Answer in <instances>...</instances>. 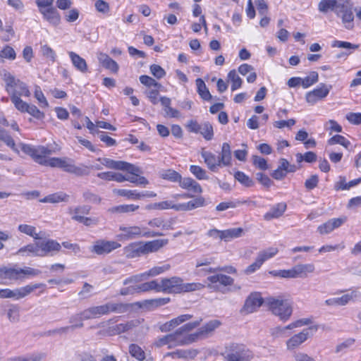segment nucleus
<instances>
[{
	"label": "nucleus",
	"mask_w": 361,
	"mask_h": 361,
	"mask_svg": "<svg viewBox=\"0 0 361 361\" xmlns=\"http://www.w3.org/2000/svg\"><path fill=\"white\" fill-rule=\"evenodd\" d=\"M106 315L114 312L123 314L129 311L133 305L129 303L109 302L104 304Z\"/></svg>",
	"instance_id": "aec40b11"
},
{
	"label": "nucleus",
	"mask_w": 361,
	"mask_h": 361,
	"mask_svg": "<svg viewBox=\"0 0 361 361\" xmlns=\"http://www.w3.org/2000/svg\"><path fill=\"white\" fill-rule=\"evenodd\" d=\"M353 4L350 0H338L335 13L341 16L344 23H351L354 20Z\"/></svg>",
	"instance_id": "9d476101"
},
{
	"label": "nucleus",
	"mask_w": 361,
	"mask_h": 361,
	"mask_svg": "<svg viewBox=\"0 0 361 361\" xmlns=\"http://www.w3.org/2000/svg\"><path fill=\"white\" fill-rule=\"evenodd\" d=\"M68 55L73 63V66L78 71L85 73L88 71L87 64L86 61L80 56L78 54L73 51H69Z\"/></svg>",
	"instance_id": "393cba45"
},
{
	"label": "nucleus",
	"mask_w": 361,
	"mask_h": 361,
	"mask_svg": "<svg viewBox=\"0 0 361 361\" xmlns=\"http://www.w3.org/2000/svg\"><path fill=\"white\" fill-rule=\"evenodd\" d=\"M228 78L231 80V81L232 82V85H231V90L232 91H235L241 87L243 80L239 77V75L236 73V71L235 70H232L228 73Z\"/></svg>",
	"instance_id": "09e8293b"
},
{
	"label": "nucleus",
	"mask_w": 361,
	"mask_h": 361,
	"mask_svg": "<svg viewBox=\"0 0 361 361\" xmlns=\"http://www.w3.org/2000/svg\"><path fill=\"white\" fill-rule=\"evenodd\" d=\"M207 280L209 282V283L207 285V288L212 289L214 291L222 293L224 292L221 290L219 286L216 285V283H219L220 285L224 286H231L234 283V279L233 278L222 274H217L208 276Z\"/></svg>",
	"instance_id": "ddd939ff"
},
{
	"label": "nucleus",
	"mask_w": 361,
	"mask_h": 361,
	"mask_svg": "<svg viewBox=\"0 0 361 361\" xmlns=\"http://www.w3.org/2000/svg\"><path fill=\"white\" fill-rule=\"evenodd\" d=\"M181 282H183V279L178 276L161 279L160 282H158L159 292L180 293Z\"/></svg>",
	"instance_id": "1a4fd4ad"
},
{
	"label": "nucleus",
	"mask_w": 361,
	"mask_h": 361,
	"mask_svg": "<svg viewBox=\"0 0 361 361\" xmlns=\"http://www.w3.org/2000/svg\"><path fill=\"white\" fill-rule=\"evenodd\" d=\"M176 204H173L170 201H163L161 202H157V203H154V204H149L147 207V209H160V210L171 208V209H173L176 210Z\"/></svg>",
	"instance_id": "4d7b16f0"
},
{
	"label": "nucleus",
	"mask_w": 361,
	"mask_h": 361,
	"mask_svg": "<svg viewBox=\"0 0 361 361\" xmlns=\"http://www.w3.org/2000/svg\"><path fill=\"white\" fill-rule=\"evenodd\" d=\"M16 93L18 95V97H30V92L28 90L27 86L26 84L21 80L20 82H18V87L16 88L15 91L13 92V94Z\"/></svg>",
	"instance_id": "680f3d73"
},
{
	"label": "nucleus",
	"mask_w": 361,
	"mask_h": 361,
	"mask_svg": "<svg viewBox=\"0 0 361 361\" xmlns=\"http://www.w3.org/2000/svg\"><path fill=\"white\" fill-rule=\"evenodd\" d=\"M252 163L254 166L260 170L268 169V164L267 160L257 155H253L252 157Z\"/></svg>",
	"instance_id": "052dcab7"
},
{
	"label": "nucleus",
	"mask_w": 361,
	"mask_h": 361,
	"mask_svg": "<svg viewBox=\"0 0 361 361\" xmlns=\"http://www.w3.org/2000/svg\"><path fill=\"white\" fill-rule=\"evenodd\" d=\"M119 231L122 233L118 235V238L121 240H128L140 237L152 238L163 235L162 233L150 231L145 228L137 226L128 227L121 226L119 227Z\"/></svg>",
	"instance_id": "20e7f679"
},
{
	"label": "nucleus",
	"mask_w": 361,
	"mask_h": 361,
	"mask_svg": "<svg viewBox=\"0 0 361 361\" xmlns=\"http://www.w3.org/2000/svg\"><path fill=\"white\" fill-rule=\"evenodd\" d=\"M331 88L329 85L327 87L325 84H321V87L313 90L306 94L305 99L307 103L314 104L319 100L325 98Z\"/></svg>",
	"instance_id": "f3484780"
},
{
	"label": "nucleus",
	"mask_w": 361,
	"mask_h": 361,
	"mask_svg": "<svg viewBox=\"0 0 361 361\" xmlns=\"http://www.w3.org/2000/svg\"><path fill=\"white\" fill-rule=\"evenodd\" d=\"M136 293L146 292L152 290H155L159 292V285L157 280H153L149 282H145L138 286H135Z\"/></svg>",
	"instance_id": "ea45409f"
},
{
	"label": "nucleus",
	"mask_w": 361,
	"mask_h": 361,
	"mask_svg": "<svg viewBox=\"0 0 361 361\" xmlns=\"http://www.w3.org/2000/svg\"><path fill=\"white\" fill-rule=\"evenodd\" d=\"M18 230L23 233L32 237L35 240L42 239V237L36 233V228L35 226L27 224H20L18 227Z\"/></svg>",
	"instance_id": "79ce46f5"
},
{
	"label": "nucleus",
	"mask_w": 361,
	"mask_h": 361,
	"mask_svg": "<svg viewBox=\"0 0 361 361\" xmlns=\"http://www.w3.org/2000/svg\"><path fill=\"white\" fill-rule=\"evenodd\" d=\"M263 302L264 300L259 293H252L245 300L241 312L245 314L252 313L262 305Z\"/></svg>",
	"instance_id": "4468645a"
},
{
	"label": "nucleus",
	"mask_w": 361,
	"mask_h": 361,
	"mask_svg": "<svg viewBox=\"0 0 361 361\" xmlns=\"http://www.w3.org/2000/svg\"><path fill=\"white\" fill-rule=\"evenodd\" d=\"M234 178L245 187L250 188L255 185L254 181L242 171L235 172L234 174Z\"/></svg>",
	"instance_id": "de8ad7c7"
},
{
	"label": "nucleus",
	"mask_w": 361,
	"mask_h": 361,
	"mask_svg": "<svg viewBox=\"0 0 361 361\" xmlns=\"http://www.w3.org/2000/svg\"><path fill=\"white\" fill-rule=\"evenodd\" d=\"M311 329H317L315 326H311L309 329H303L299 334H295L286 341V347L289 350H292L299 347L310 336V331Z\"/></svg>",
	"instance_id": "2eb2a0df"
},
{
	"label": "nucleus",
	"mask_w": 361,
	"mask_h": 361,
	"mask_svg": "<svg viewBox=\"0 0 361 361\" xmlns=\"http://www.w3.org/2000/svg\"><path fill=\"white\" fill-rule=\"evenodd\" d=\"M3 80L6 82V90L11 97L13 92L15 91L18 87V82L20 80L16 79V78L8 71L4 70L1 74Z\"/></svg>",
	"instance_id": "5701e85b"
},
{
	"label": "nucleus",
	"mask_w": 361,
	"mask_h": 361,
	"mask_svg": "<svg viewBox=\"0 0 361 361\" xmlns=\"http://www.w3.org/2000/svg\"><path fill=\"white\" fill-rule=\"evenodd\" d=\"M69 195L63 192L53 193L40 200L41 202L59 203L60 202H68Z\"/></svg>",
	"instance_id": "473e14b6"
},
{
	"label": "nucleus",
	"mask_w": 361,
	"mask_h": 361,
	"mask_svg": "<svg viewBox=\"0 0 361 361\" xmlns=\"http://www.w3.org/2000/svg\"><path fill=\"white\" fill-rule=\"evenodd\" d=\"M195 82L197 88V92L200 97L205 101L211 100L212 97V94H210L204 82L201 78H197Z\"/></svg>",
	"instance_id": "72a5a7b5"
},
{
	"label": "nucleus",
	"mask_w": 361,
	"mask_h": 361,
	"mask_svg": "<svg viewBox=\"0 0 361 361\" xmlns=\"http://www.w3.org/2000/svg\"><path fill=\"white\" fill-rule=\"evenodd\" d=\"M84 201L92 204H99L102 198L97 194L92 191L87 190L82 193Z\"/></svg>",
	"instance_id": "5fc2aeb1"
},
{
	"label": "nucleus",
	"mask_w": 361,
	"mask_h": 361,
	"mask_svg": "<svg viewBox=\"0 0 361 361\" xmlns=\"http://www.w3.org/2000/svg\"><path fill=\"white\" fill-rule=\"evenodd\" d=\"M139 209L138 205L135 204H121L118 206L113 207L109 209V212L111 213H128L136 211Z\"/></svg>",
	"instance_id": "a19ab883"
},
{
	"label": "nucleus",
	"mask_w": 361,
	"mask_h": 361,
	"mask_svg": "<svg viewBox=\"0 0 361 361\" xmlns=\"http://www.w3.org/2000/svg\"><path fill=\"white\" fill-rule=\"evenodd\" d=\"M140 81L142 84L147 87H155L159 88L161 85L157 82L154 78L148 76V75H141L140 77Z\"/></svg>",
	"instance_id": "0e129e2a"
},
{
	"label": "nucleus",
	"mask_w": 361,
	"mask_h": 361,
	"mask_svg": "<svg viewBox=\"0 0 361 361\" xmlns=\"http://www.w3.org/2000/svg\"><path fill=\"white\" fill-rule=\"evenodd\" d=\"M256 5L259 15L261 16L259 23H269L270 21V18L267 16L268 6L265 1L257 0Z\"/></svg>",
	"instance_id": "c9c22d12"
},
{
	"label": "nucleus",
	"mask_w": 361,
	"mask_h": 361,
	"mask_svg": "<svg viewBox=\"0 0 361 361\" xmlns=\"http://www.w3.org/2000/svg\"><path fill=\"white\" fill-rule=\"evenodd\" d=\"M121 246V244L116 241L99 240L94 242L90 250L98 255H103L110 253Z\"/></svg>",
	"instance_id": "f8f14e48"
},
{
	"label": "nucleus",
	"mask_w": 361,
	"mask_h": 361,
	"mask_svg": "<svg viewBox=\"0 0 361 361\" xmlns=\"http://www.w3.org/2000/svg\"><path fill=\"white\" fill-rule=\"evenodd\" d=\"M286 204L280 202L273 206L269 212L264 215V219L266 221H271L273 219H277L281 216L286 209Z\"/></svg>",
	"instance_id": "b1692460"
},
{
	"label": "nucleus",
	"mask_w": 361,
	"mask_h": 361,
	"mask_svg": "<svg viewBox=\"0 0 361 361\" xmlns=\"http://www.w3.org/2000/svg\"><path fill=\"white\" fill-rule=\"evenodd\" d=\"M243 229L241 228H232L221 231L220 239L226 242L242 236Z\"/></svg>",
	"instance_id": "c756f323"
},
{
	"label": "nucleus",
	"mask_w": 361,
	"mask_h": 361,
	"mask_svg": "<svg viewBox=\"0 0 361 361\" xmlns=\"http://www.w3.org/2000/svg\"><path fill=\"white\" fill-rule=\"evenodd\" d=\"M61 245L56 240L49 239L42 241H37L35 243H30L20 247L16 255L23 257H45L53 255L54 252H58L61 250Z\"/></svg>",
	"instance_id": "f03ea898"
},
{
	"label": "nucleus",
	"mask_w": 361,
	"mask_h": 361,
	"mask_svg": "<svg viewBox=\"0 0 361 361\" xmlns=\"http://www.w3.org/2000/svg\"><path fill=\"white\" fill-rule=\"evenodd\" d=\"M127 332V330L126 329V326L124 323H121L118 324H116L114 326L109 327L107 330V333L109 336H115L118 335L122 333Z\"/></svg>",
	"instance_id": "e2e57ef3"
},
{
	"label": "nucleus",
	"mask_w": 361,
	"mask_h": 361,
	"mask_svg": "<svg viewBox=\"0 0 361 361\" xmlns=\"http://www.w3.org/2000/svg\"><path fill=\"white\" fill-rule=\"evenodd\" d=\"M7 317L12 323L20 320V307L17 305H11L7 310Z\"/></svg>",
	"instance_id": "a18cd8bd"
},
{
	"label": "nucleus",
	"mask_w": 361,
	"mask_h": 361,
	"mask_svg": "<svg viewBox=\"0 0 361 361\" xmlns=\"http://www.w3.org/2000/svg\"><path fill=\"white\" fill-rule=\"evenodd\" d=\"M202 157L204 159L205 164L212 171H216L217 166H222L219 164V159H216L215 154L210 152L202 151L201 153Z\"/></svg>",
	"instance_id": "cd10ccee"
},
{
	"label": "nucleus",
	"mask_w": 361,
	"mask_h": 361,
	"mask_svg": "<svg viewBox=\"0 0 361 361\" xmlns=\"http://www.w3.org/2000/svg\"><path fill=\"white\" fill-rule=\"evenodd\" d=\"M97 160L108 169L126 171L132 175H137V173H142L139 167L126 161H114L109 158H99Z\"/></svg>",
	"instance_id": "0eeeda50"
},
{
	"label": "nucleus",
	"mask_w": 361,
	"mask_h": 361,
	"mask_svg": "<svg viewBox=\"0 0 361 361\" xmlns=\"http://www.w3.org/2000/svg\"><path fill=\"white\" fill-rule=\"evenodd\" d=\"M220 325V321L216 319L211 320L199 329V334H202L203 336H207L219 328Z\"/></svg>",
	"instance_id": "f704fd0d"
},
{
	"label": "nucleus",
	"mask_w": 361,
	"mask_h": 361,
	"mask_svg": "<svg viewBox=\"0 0 361 361\" xmlns=\"http://www.w3.org/2000/svg\"><path fill=\"white\" fill-rule=\"evenodd\" d=\"M187 128L190 132L200 133L206 140H211L214 137L213 126L209 121L199 123L197 121L190 120Z\"/></svg>",
	"instance_id": "6e6552de"
},
{
	"label": "nucleus",
	"mask_w": 361,
	"mask_h": 361,
	"mask_svg": "<svg viewBox=\"0 0 361 361\" xmlns=\"http://www.w3.org/2000/svg\"><path fill=\"white\" fill-rule=\"evenodd\" d=\"M328 144L330 145L339 144L346 149H348L351 145L350 142L348 140H347L345 137L341 135H336L331 137L328 140Z\"/></svg>",
	"instance_id": "8fccbe9b"
},
{
	"label": "nucleus",
	"mask_w": 361,
	"mask_h": 361,
	"mask_svg": "<svg viewBox=\"0 0 361 361\" xmlns=\"http://www.w3.org/2000/svg\"><path fill=\"white\" fill-rule=\"evenodd\" d=\"M54 0H37L36 4L41 13L44 15L46 20H49L54 18H59L56 8L52 7Z\"/></svg>",
	"instance_id": "dca6fc26"
},
{
	"label": "nucleus",
	"mask_w": 361,
	"mask_h": 361,
	"mask_svg": "<svg viewBox=\"0 0 361 361\" xmlns=\"http://www.w3.org/2000/svg\"><path fill=\"white\" fill-rule=\"evenodd\" d=\"M0 140L4 142L8 147H11L13 150L17 151L16 148V143L11 135L8 131L3 128H0Z\"/></svg>",
	"instance_id": "49530a36"
},
{
	"label": "nucleus",
	"mask_w": 361,
	"mask_h": 361,
	"mask_svg": "<svg viewBox=\"0 0 361 361\" xmlns=\"http://www.w3.org/2000/svg\"><path fill=\"white\" fill-rule=\"evenodd\" d=\"M180 341H178V339L176 338V334H170L166 336H164L161 338H159L154 345L158 347L161 348L165 345H169V348H172V344L176 343V345H178V343H180Z\"/></svg>",
	"instance_id": "2f4dec72"
},
{
	"label": "nucleus",
	"mask_w": 361,
	"mask_h": 361,
	"mask_svg": "<svg viewBox=\"0 0 361 361\" xmlns=\"http://www.w3.org/2000/svg\"><path fill=\"white\" fill-rule=\"evenodd\" d=\"M318 78L319 75L317 72L312 71L305 78H301V85L304 88H307L317 82L318 81Z\"/></svg>",
	"instance_id": "864d4df0"
},
{
	"label": "nucleus",
	"mask_w": 361,
	"mask_h": 361,
	"mask_svg": "<svg viewBox=\"0 0 361 361\" xmlns=\"http://www.w3.org/2000/svg\"><path fill=\"white\" fill-rule=\"evenodd\" d=\"M294 267L296 278H305L308 274L314 272L315 269L313 264H298Z\"/></svg>",
	"instance_id": "7c9ffc66"
},
{
	"label": "nucleus",
	"mask_w": 361,
	"mask_h": 361,
	"mask_svg": "<svg viewBox=\"0 0 361 361\" xmlns=\"http://www.w3.org/2000/svg\"><path fill=\"white\" fill-rule=\"evenodd\" d=\"M190 171L198 180H207L209 178V177L207 176L206 171L199 166L191 165L190 166Z\"/></svg>",
	"instance_id": "603ef678"
},
{
	"label": "nucleus",
	"mask_w": 361,
	"mask_h": 361,
	"mask_svg": "<svg viewBox=\"0 0 361 361\" xmlns=\"http://www.w3.org/2000/svg\"><path fill=\"white\" fill-rule=\"evenodd\" d=\"M45 357L44 353H36L26 357H19L13 361H40Z\"/></svg>",
	"instance_id": "338daca9"
},
{
	"label": "nucleus",
	"mask_w": 361,
	"mask_h": 361,
	"mask_svg": "<svg viewBox=\"0 0 361 361\" xmlns=\"http://www.w3.org/2000/svg\"><path fill=\"white\" fill-rule=\"evenodd\" d=\"M275 276H279L281 278H291L295 279L296 274L295 271V267H293L290 269H284V270H279V271H273L271 272Z\"/></svg>",
	"instance_id": "bf43d9fd"
},
{
	"label": "nucleus",
	"mask_w": 361,
	"mask_h": 361,
	"mask_svg": "<svg viewBox=\"0 0 361 361\" xmlns=\"http://www.w3.org/2000/svg\"><path fill=\"white\" fill-rule=\"evenodd\" d=\"M11 100L12 103L14 104L15 107L20 111V112H27V110L29 107V105L27 102H23L20 97L16 93L12 94L11 97Z\"/></svg>",
	"instance_id": "37998d69"
},
{
	"label": "nucleus",
	"mask_w": 361,
	"mask_h": 361,
	"mask_svg": "<svg viewBox=\"0 0 361 361\" xmlns=\"http://www.w3.org/2000/svg\"><path fill=\"white\" fill-rule=\"evenodd\" d=\"M278 251V249L276 247H269L266 250L259 252L255 262L246 268L245 273L246 274H250L255 272L256 270L260 268V267L266 260L276 255Z\"/></svg>",
	"instance_id": "9b49d317"
},
{
	"label": "nucleus",
	"mask_w": 361,
	"mask_h": 361,
	"mask_svg": "<svg viewBox=\"0 0 361 361\" xmlns=\"http://www.w3.org/2000/svg\"><path fill=\"white\" fill-rule=\"evenodd\" d=\"M197 350H178L175 352L169 353L167 355L178 358H194L197 355Z\"/></svg>",
	"instance_id": "e433bc0d"
},
{
	"label": "nucleus",
	"mask_w": 361,
	"mask_h": 361,
	"mask_svg": "<svg viewBox=\"0 0 361 361\" xmlns=\"http://www.w3.org/2000/svg\"><path fill=\"white\" fill-rule=\"evenodd\" d=\"M149 69L151 73L157 79H161L166 75V71L159 65H151Z\"/></svg>",
	"instance_id": "69168bd1"
},
{
	"label": "nucleus",
	"mask_w": 361,
	"mask_h": 361,
	"mask_svg": "<svg viewBox=\"0 0 361 361\" xmlns=\"http://www.w3.org/2000/svg\"><path fill=\"white\" fill-rule=\"evenodd\" d=\"M346 119L349 123L353 125L361 124V113L350 112L345 116Z\"/></svg>",
	"instance_id": "774afa93"
},
{
	"label": "nucleus",
	"mask_w": 361,
	"mask_h": 361,
	"mask_svg": "<svg viewBox=\"0 0 361 361\" xmlns=\"http://www.w3.org/2000/svg\"><path fill=\"white\" fill-rule=\"evenodd\" d=\"M22 272L21 268L2 267H0V278L11 281L23 279Z\"/></svg>",
	"instance_id": "6ab92c4d"
},
{
	"label": "nucleus",
	"mask_w": 361,
	"mask_h": 361,
	"mask_svg": "<svg viewBox=\"0 0 361 361\" xmlns=\"http://www.w3.org/2000/svg\"><path fill=\"white\" fill-rule=\"evenodd\" d=\"M161 177L165 180H168L174 183L180 180V174L172 169H169L164 171V173L161 174Z\"/></svg>",
	"instance_id": "13d9d810"
},
{
	"label": "nucleus",
	"mask_w": 361,
	"mask_h": 361,
	"mask_svg": "<svg viewBox=\"0 0 361 361\" xmlns=\"http://www.w3.org/2000/svg\"><path fill=\"white\" fill-rule=\"evenodd\" d=\"M219 164L224 166H230L231 164V150L230 145L227 142H224L222 145L221 152L219 156Z\"/></svg>",
	"instance_id": "bb28decb"
},
{
	"label": "nucleus",
	"mask_w": 361,
	"mask_h": 361,
	"mask_svg": "<svg viewBox=\"0 0 361 361\" xmlns=\"http://www.w3.org/2000/svg\"><path fill=\"white\" fill-rule=\"evenodd\" d=\"M128 351L130 355L138 361H143L145 359V351L137 344H130L128 347Z\"/></svg>",
	"instance_id": "4c0bfd02"
},
{
	"label": "nucleus",
	"mask_w": 361,
	"mask_h": 361,
	"mask_svg": "<svg viewBox=\"0 0 361 361\" xmlns=\"http://www.w3.org/2000/svg\"><path fill=\"white\" fill-rule=\"evenodd\" d=\"M180 186L186 190H192L195 193H202V189L201 185L191 178H182L180 176V180L178 181Z\"/></svg>",
	"instance_id": "a878e982"
},
{
	"label": "nucleus",
	"mask_w": 361,
	"mask_h": 361,
	"mask_svg": "<svg viewBox=\"0 0 361 361\" xmlns=\"http://www.w3.org/2000/svg\"><path fill=\"white\" fill-rule=\"evenodd\" d=\"M267 303L272 313L279 317L281 320L286 321L292 314V307L287 300L269 298Z\"/></svg>",
	"instance_id": "39448f33"
},
{
	"label": "nucleus",
	"mask_w": 361,
	"mask_h": 361,
	"mask_svg": "<svg viewBox=\"0 0 361 361\" xmlns=\"http://www.w3.org/2000/svg\"><path fill=\"white\" fill-rule=\"evenodd\" d=\"M114 192L119 196L125 197L129 200H138V192L137 190L115 189L114 190Z\"/></svg>",
	"instance_id": "3c124183"
},
{
	"label": "nucleus",
	"mask_w": 361,
	"mask_h": 361,
	"mask_svg": "<svg viewBox=\"0 0 361 361\" xmlns=\"http://www.w3.org/2000/svg\"><path fill=\"white\" fill-rule=\"evenodd\" d=\"M69 322L73 324L71 326H67L68 327H71V331H74L78 328H82L84 326L83 321L80 313L72 315L70 317Z\"/></svg>",
	"instance_id": "6e6d98bb"
},
{
	"label": "nucleus",
	"mask_w": 361,
	"mask_h": 361,
	"mask_svg": "<svg viewBox=\"0 0 361 361\" xmlns=\"http://www.w3.org/2000/svg\"><path fill=\"white\" fill-rule=\"evenodd\" d=\"M97 59L104 68L111 71L114 73H116L118 71L119 66L118 63L106 54L102 52L97 53Z\"/></svg>",
	"instance_id": "412c9836"
},
{
	"label": "nucleus",
	"mask_w": 361,
	"mask_h": 361,
	"mask_svg": "<svg viewBox=\"0 0 361 361\" xmlns=\"http://www.w3.org/2000/svg\"><path fill=\"white\" fill-rule=\"evenodd\" d=\"M338 0H321L318 5V9L322 13H327L329 11L335 13Z\"/></svg>",
	"instance_id": "58836bf2"
},
{
	"label": "nucleus",
	"mask_w": 361,
	"mask_h": 361,
	"mask_svg": "<svg viewBox=\"0 0 361 361\" xmlns=\"http://www.w3.org/2000/svg\"><path fill=\"white\" fill-rule=\"evenodd\" d=\"M252 353L243 344L231 343L226 348L224 361H250Z\"/></svg>",
	"instance_id": "7ed1b4c3"
},
{
	"label": "nucleus",
	"mask_w": 361,
	"mask_h": 361,
	"mask_svg": "<svg viewBox=\"0 0 361 361\" xmlns=\"http://www.w3.org/2000/svg\"><path fill=\"white\" fill-rule=\"evenodd\" d=\"M124 253L128 258H135L147 255L143 241L132 243L124 247Z\"/></svg>",
	"instance_id": "a211bd4d"
},
{
	"label": "nucleus",
	"mask_w": 361,
	"mask_h": 361,
	"mask_svg": "<svg viewBox=\"0 0 361 361\" xmlns=\"http://www.w3.org/2000/svg\"><path fill=\"white\" fill-rule=\"evenodd\" d=\"M44 283H35L32 285H27L20 288L11 290L9 288H0V298H15L16 300L25 298L30 294L35 289L45 287Z\"/></svg>",
	"instance_id": "423d86ee"
},
{
	"label": "nucleus",
	"mask_w": 361,
	"mask_h": 361,
	"mask_svg": "<svg viewBox=\"0 0 361 361\" xmlns=\"http://www.w3.org/2000/svg\"><path fill=\"white\" fill-rule=\"evenodd\" d=\"M205 286L201 283H183L181 282L180 293H188L203 289Z\"/></svg>",
	"instance_id": "c03bdc74"
},
{
	"label": "nucleus",
	"mask_w": 361,
	"mask_h": 361,
	"mask_svg": "<svg viewBox=\"0 0 361 361\" xmlns=\"http://www.w3.org/2000/svg\"><path fill=\"white\" fill-rule=\"evenodd\" d=\"M169 243L168 239H157L144 242L146 253L155 252Z\"/></svg>",
	"instance_id": "c85d7f7f"
},
{
	"label": "nucleus",
	"mask_w": 361,
	"mask_h": 361,
	"mask_svg": "<svg viewBox=\"0 0 361 361\" xmlns=\"http://www.w3.org/2000/svg\"><path fill=\"white\" fill-rule=\"evenodd\" d=\"M358 293L355 290L350 293L342 295L340 298H330L325 300V304L328 306H343L347 305L353 298H356Z\"/></svg>",
	"instance_id": "4be33fe9"
},
{
	"label": "nucleus",
	"mask_w": 361,
	"mask_h": 361,
	"mask_svg": "<svg viewBox=\"0 0 361 361\" xmlns=\"http://www.w3.org/2000/svg\"><path fill=\"white\" fill-rule=\"evenodd\" d=\"M20 149L25 154L30 156L35 162L42 166L59 168L66 172L78 176H87L90 173L88 166L84 165L75 166L73 160L69 158H47V156L52 153V150L44 146L39 145L34 147L22 143L20 144Z\"/></svg>",
	"instance_id": "f257e3e1"
}]
</instances>
